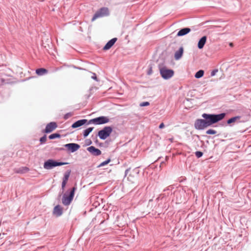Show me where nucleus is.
Here are the masks:
<instances>
[{"label": "nucleus", "mask_w": 251, "mask_h": 251, "mask_svg": "<svg viewBox=\"0 0 251 251\" xmlns=\"http://www.w3.org/2000/svg\"><path fill=\"white\" fill-rule=\"evenodd\" d=\"M91 144H92V141L90 140H89V141H88V142L87 143V145H90Z\"/></svg>", "instance_id": "c9c22d12"}, {"label": "nucleus", "mask_w": 251, "mask_h": 251, "mask_svg": "<svg viewBox=\"0 0 251 251\" xmlns=\"http://www.w3.org/2000/svg\"><path fill=\"white\" fill-rule=\"evenodd\" d=\"M46 141H47V136L46 135H44L43 136H42L40 139V142H41V144L45 143L46 142Z\"/></svg>", "instance_id": "cd10ccee"}, {"label": "nucleus", "mask_w": 251, "mask_h": 251, "mask_svg": "<svg viewBox=\"0 0 251 251\" xmlns=\"http://www.w3.org/2000/svg\"><path fill=\"white\" fill-rule=\"evenodd\" d=\"M129 170H130V168H128V169H127L125 171V176H126L127 175V174H128V172L129 171Z\"/></svg>", "instance_id": "473e14b6"}, {"label": "nucleus", "mask_w": 251, "mask_h": 251, "mask_svg": "<svg viewBox=\"0 0 251 251\" xmlns=\"http://www.w3.org/2000/svg\"><path fill=\"white\" fill-rule=\"evenodd\" d=\"M89 151L93 156H99L101 154V151L99 149L95 148L94 146H90L87 149Z\"/></svg>", "instance_id": "f8f14e48"}, {"label": "nucleus", "mask_w": 251, "mask_h": 251, "mask_svg": "<svg viewBox=\"0 0 251 251\" xmlns=\"http://www.w3.org/2000/svg\"><path fill=\"white\" fill-rule=\"evenodd\" d=\"M164 127V125L163 123H161L159 126V128L161 129Z\"/></svg>", "instance_id": "72a5a7b5"}, {"label": "nucleus", "mask_w": 251, "mask_h": 251, "mask_svg": "<svg viewBox=\"0 0 251 251\" xmlns=\"http://www.w3.org/2000/svg\"><path fill=\"white\" fill-rule=\"evenodd\" d=\"M206 133L208 134H215L217 133V131L215 130L210 129L207 130Z\"/></svg>", "instance_id": "bb28decb"}, {"label": "nucleus", "mask_w": 251, "mask_h": 251, "mask_svg": "<svg viewBox=\"0 0 251 251\" xmlns=\"http://www.w3.org/2000/svg\"><path fill=\"white\" fill-rule=\"evenodd\" d=\"M57 127L56 123L54 122H50L46 126L45 129L43 131V132L49 133L51 132Z\"/></svg>", "instance_id": "1a4fd4ad"}, {"label": "nucleus", "mask_w": 251, "mask_h": 251, "mask_svg": "<svg viewBox=\"0 0 251 251\" xmlns=\"http://www.w3.org/2000/svg\"><path fill=\"white\" fill-rule=\"evenodd\" d=\"M112 128L109 126H105L98 132V135L101 140H105L110 136L112 132Z\"/></svg>", "instance_id": "20e7f679"}, {"label": "nucleus", "mask_w": 251, "mask_h": 251, "mask_svg": "<svg viewBox=\"0 0 251 251\" xmlns=\"http://www.w3.org/2000/svg\"><path fill=\"white\" fill-rule=\"evenodd\" d=\"M68 164L67 162H58L53 159H48L44 163V168L47 170H50L54 167Z\"/></svg>", "instance_id": "7ed1b4c3"}, {"label": "nucleus", "mask_w": 251, "mask_h": 251, "mask_svg": "<svg viewBox=\"0 0 251 251\" xmlns=\"http://www.w3.org/2000/svg\"><path fill=\"white\" fill-rule=\"evenodd\" d=\"M71 174V170L66 172L63 176V181H67L68 180L69 177Z\"/></svg>", "instance_id": "412c9836"}, {"label": "nucleus", "mask_w": 251, "mask_h": 251, "mask_svg": "<svg viewBox=\"0 0 251 251\" xmlns=\"http://www.w3.org/2000/svg\"><path fill=\"white\" fill-rule=\"evenodd\" d=\"M48 71L44 68H40L36 70V73L38 75H42L48 73Z\"/></svg>", "instance_id": "a211bd4d"}, {"label": "nucleus", "mask_w": 251, "mask_h": 251, "mask_svg": "<svg viewBox=\"0 0 251 251\" xmlns=\"http://www.w3.org/2000/svg\"><path fill=\"white\" fill-rule=\"evenodd\" d=\"M117 41V38H114L109 41L107 44L103 47L104 50H109L110 48L112 47V46L115 44L116 41Z\"/></svg>", "instance_id": "dca6fc26"}, {"label": "nucleus", "mask_w": 251, "mask_h": 251, "mask_svg": "<svg viewBox=\"0 0 251 251\" xmlns=\"http://www.w3.org/2000/svg\"><path fill=\"white\" fill-rule=\"evenodd\" d=\"M11 70L9 69H8L5 71V72L2 73L1 74L0 76H1V81L3 83H9L10 82L11 79H5V77L6 76L7 77H12L11 75Z\"/></svg>", "instance_id": "6e6552de"}, {"label": "nucleus", "mask_w": 251, "mask_h": 251, "mask_svg": "<svg viewBox=\"0 0 251 251\" xmlns=\"http://www.w3.org/2000/svg\"><path fill=\"white\" fill-rule=\"evenodd\" d=\"M218 72V69H215V70H213L211 72V74H210V76H214Z\"/></svg>", "instance_id": "c756f323"}, {"label": "nucleus", "mask_w": 251, "mask_h": 251, "mask_svg": "<svg viewBox=\"0 0 251 251\" xmlns=\"http://www.w3.org/2000/svg\"><path fill=\"white\" fill-rule=\"evenodd\" d=\"M66 183H67V181H62V184H61V188L63 190H64V188L65 187Z\"/></svg>", "instance_id": "2f4dec72"}, {"label": "nucleus", "mask_w": 251, "mask_h": 251, "mask_svg": "<svg viewBox=\"0 0 251 251\" xmlns=\"http://www.w3.org/2000/svg\"><path fill=\"white\" fill-rule=\"evenodd\" d=\"M111 161V159L110 158H108V159H107L106 160L102 162V163H101L99 167H103L106 165H107L108 163H109Z\"/></svg>", "instance_id": "393cba45"}, {"label": "nucleus", "mask_w": 251, "mask_h": 251, "mask_svg": "<svg viewBox=\"0 0 251 251\" xmlns=\"http://www.w3.org/2000/svg\"><path fill=\"white\" fill-rule=\"evenodd\" d=\"M203 152L200 151H197L195 152V155L198 158L201 157L203 155Z\"/></svg>", "instance_id": "c85d7f7f"}, {"label": "nucleus", "mask_w": 251, "mask_h": 251, "mask_svg": "<svg viewBox=\"0 0 251 251\" xmlns=\"http://www.w3.org/2000/svg\"><path fill=\"white\" fill-rule=\"evenodd\" d=\"M93 129H94L93 127H88V128L85 129L83 132V137L84 138L87 137L89 135V134L92 131Z\"/></svg>", "instance_id": "6ab92c4d"}, {"label": "nucleus", "mask_w": 251, "mask_h": 251, "mask_svg": "<svg viewBox=\"0 0 251 251\" xmlns=\"http://www.w3.org/2000/svg\"><path fill=\"white\" fill-rule=\"evenodd\" d=\"M53 213L57 217L60 216L63 213L62 207L59 205L55 206L53 209Z\"/></svg>", "instance_id": "2eb2a0df"}, {"label": "nucleus", "mask_w": 251, "mask_h": 251, "mask_svg": "<svg viewBox=\"0 0 251 251\" xmlns=\"http://www.w3.org/2000/svg\"><path fill=\"white\" fill-rule=\"evenodd\" d=\"M74 115V113L73 112H70L66 114L64 116V119L65 120H67L71 117H72Z\"/></svg>", "instance_id": "a878e982"}, {"label": "nucleus", "mask_w": 251, "mask_h": 251, "mask_svg": "<svg viewBox=\"0 0 251 251\" xmlns=\"http://www.w3.org/2000/svg\"><path fill=\"white\" fill-rule=\"evenodd\" d=\"M195 127L197 129L204 128V119H198L195 123Z\"/></svg>", "instance_id": "4468645a"}, {"label": "nucleus", "mask_w": 251, "mask_h": 251, "mask_svg": "<svg viewBox=\"0 0 251 251\" xmlns=\"http://www.w3.org/2000/svg\"><path fill=\"white\" fill-rule=\"evenodd\" d=\"M160 74L164 79H169L174 75V72L173 70L163 67L160 69Z\"/></svg>", "instance_id": "423d86ee"}, {"label": "nucleus", "mask_w": 251, "mask_h": 251, "mask_svg": "<svg viewBox=\"0 0 251 251\" xmlns=\"http://www.w3.org/2000/svg\"><path fill=\"white\" fill-rule=\"evenodd\" d=\"M204 46V36L201 38L198 43V48L199 49H202Z\"/></svg>", "instance_id": "b1692460"}, {"label": "nucleus", "mask_w": 251, "mask_h": 251, "mask_svg": "<svg viewBox=\"0 0 251 251\" xmlns=\"http://www.w3.org/2000/svg\"><path fill=\"white\" fill-rule=\"evenodd\" d=\"M150 104L149 102L146 101V102H143L140 103V106H145L149 105Z\"/></svg>", "instance_id": "7c9ffc66"}, {"label": "nucleus", "mask_w": 251, "mask_h": 251, "mask_svg": "<svg viewBox=\"0 0 251 251\" xmlns=\"http://www.w3.org/2000/svg\"><path fill=\"white\" fill-rule=\"evenodd\" d=\"M109 121V119L105 116H100L93 119L90 120L88 124H94L95 125H102L108 123Z\"/></svg>", "instance_id": "39448f33"}, {"label": "nucleus", "mask_w": 251, "mask_h": 251, "mask_svg": "<svg viewBox=\"0 0 251 251\" xmlns=\"http://www.w3.org/2000/svg\"><path fill=\"white\" fill-rule=\"evenodd\" d=\"M204 75V71L201 70L199 71L195 75V76L197 78L201 77Z\"/></svg>", "instance_id": "4be33fe9"}, {"label": "nucleus", "mask_w": 251, "mask_h": 251, "mask_svg": "<svg viewBox=\"0 0 251 251\" xmlns=\"http://www.w3.org/2000/svg\"><path fill=\"white\" fill-rule=\"evenodd\" d=\"M201 116H202V117L204 118V114H202L201 115Z\"/></svg>", "instance_id": "e433bc0d"}, {"label": "nucleus", "mask_w": 251, "mask_h": 251, "mask_svg": "<svg viewBox=\"0 0 251 251\" xmlns=\"http://www.w3.org/2000/svg\"><path fill=\"white\" fill-rule=\"evenodd\" d=\"M92 78L95 80H97V78L95 74H93V75L92 76Z\"/></svg>", "instance_id": "f704fd0d"}, {"label": "nucleus", "mask_w": 251, "mask_h": 251, "mask_svg": "<svg viewBox=\"0 0 251 251\" xmlns=\"http://www.w3.org/2000/svg\"><path fill=\"white\" fill-rule=\"evenodd\" d=\"M109 14V10L107 7H103L100 8L98 11H97L94 15L92 20L94 21L98 18L100 17H103L107 16Z\"/></svg>", "instance_id": "0eeeda50"}, {"label": "nucleus", "mask_w": 251, "mask_h": 251, "mask_svg": "<svg viewBox=\"0 0 251 251\" xmlns=\"http://www.w3.org/2000/svg\"><path fill=\"white\" fill-rule=\"evenodd\" d=\"M76 189V184H75L72 189L68 190L64 194L62 199V202L64 205H69L71 203Z\"/></svg>", "instance_id": "f03ea898"}, {"label": "nucleus", "mask_w": 251, "mask_h": 251, "mask_svg": "<svg viewBox=\"0 0 251 251\" xmlns=\"http://www.w3.org/2000/svg\"><path fill=\"white\" fill-rule=\"evenodd\" d=\"M204 40H205V42H206V37H205V36Z\"/></svg>", "instance_id": "4c0bfd02"}, {"label": "nucleus", "mask_w": 251, "mask_h": 251, "mask_svg": "<svg viewBox=\"0 0 251 251\" xmlns=\"http://www.w3.org/2000/svg\"><path fill=\"white\" fill-rule=\"evenodd\" d=\"M87 122V120L86 119H81L77 121L76 122H75L71 126V127L73 128H75L77 127H79L85 124Z\"/></svg>", "instance_id": "ddd939ff"}, {"label": "nucleus", "mask_w": 251, "mask_h": 251, "mask_svg": "<svg viewBox=\"0 0 251 251\" xmlns=\"http://www.w3.org/2000/svg\"><path fill=\"white\" fill-rule=\"evenodd\" d=\"M61 137V135L57 133H53L52 134H50L49 138L50 139H54L55 138H60Z\"/></svg>", "instance_id": "5701e85b"}, {"label": "nucleus", "mask_w": 251, "mask_h": 251, "mask_svg": "<svg viewBox=\"0 0 251 251\" xmlns=\"http://www.w3.org/2000/svg\"><path fill=\"white\" fill-rule=\"evenodd\" d=\"M183 53V49L182 48H180L176 52L175 57L176 59H179L182 56Z\"/></svg>", "instance_id": "aec40b11"}, {"label": "nucleus", "mask_w": 251, "mask_h": 251, "mask_svg": "<svg viewBox=\"0 0 251 251\" xmlns=\"http://www.w3.org/2000/svg\"><path fill=\"white\" fill-rule=\"evenodd\" d=\"M64 147L71 152H74L77 151L80 146L76 143H69L64 145Z\"/></svg>", "instance_id": "9d476101"}, {"label": "nucleus", "mask_w": 251, "mask_h": 251, "mask_svg": "<svg viewBox=\"0 0 251 251\" xmlns=\"http://www.w3.org/2000/svg\"><path fill=\"white\" fill-rule=\"evenodd\" d=\"M241 116H237L231 118L227 121V124L230 126H233L236 123L243 122L244 120H241Z\"/></svg>", "instance_id": "9b49d317"}, {"label": "nucleus", "mask_w": 251, "mask_h": 251, "mask_svg": "<svg viewBox=\"0 0 251 251\" xmlns=\"http://www.w3.org/2000/svg\"><path fill=\"white\" fill-rule=\"evenodd\" d=\"M191 31L190 28H184L180 30L177 34V36H181L186 35L188 33Z\"/></svg>", "instance_id": "f3484780"}, {"label": "nucleus", "mask_w": 251, "mask_h": 251, "mask_svg": "<svg viewBox=\"0 0 251 251\" xmlns=\"http://www.w3.org/2000/svg\"><path fill=\"white\" fill-rule=\"evenodd\" d=\"M225 113H221L218 115L205 114V127L210 126L224 118Z\"/></svg>", "instance_id": "f257e3e1"}]
</instances>
